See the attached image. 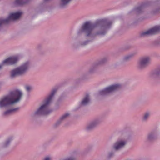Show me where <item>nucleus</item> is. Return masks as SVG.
Returning <instances> with one entry per match:
<instances>
[{"label": "nucleus", "mask_w": 160, "mask_h": 160, "mask_svg": "<svg viewBox=\"0 0 160 160\" xmlns=\"http://www.w3.org/2000/svg\"><path fill=\"white\" fill-rule=\"evenodd\" d=\"M22 92L16 90L10 94L2 98L0 100V107H6L16 103L19 101L22 96Z\"/></svg>", "instance_id": "1"}, {"label": "nucleus", "mask_w": 160, "mask_h": 160, "mask_svg": "<svg viewBox=\"0 0 160 160\" xmlns=\"http://www.w3.org/2000/svg\"><path fill=\"white\" fill-rule=\"evenodd\" d=\"M56 91V89L53 90L51 94L44 100L43 104L35 112L36 114L46 115L48 114L51 112V110L49 109L48 106Z\"/></svg>", "instance_id": "2"}, {"label": "nucleus", "mask_w": 160, "mask_h": 160, "mask_svg": "<svg viewBox=\"0 0 160 160\" xmlns=\"http://www.w3.org/2000/svg\"><path fill=\"white\" fill-rule=\"evenodd\" d=\"M29 67L28 62L24 63L21 66L12 70L11 72V77L13 78L23 74L26 72Z\"/></svg>", "instance_id": "3"}, {"label": "nucleus", "mask_w": 160, "mask_h": 160, "mask_svg": "<svg viewBox=\"0 0 160 160\" xmlns=\"http://www.w3.org/2000/svg\"><path fill=\"white\" fill-rule=\"evenodd\" d=\"M22 13L21 12H18L16 13H10L8 18L6 19H0V26L3 23L9 22L10 20H15L19 18Z\"/></svg>", "instance_id": "4"}, {"label": "nucleus", "mask_w": 160, "mask_h": 160, "mask_svg": "<svg viewBox=\"0 0 160 160\" xmlns=\"http://www.w3.org/2000/svg\"><path fill=\"white\" fill-rule=\"evenodd\" d=\"M94 27V25L90 22L85 23L81 28L80 32H85L87 34V36H89Z\"/></svg>", "instance_id": "5"}, {"label": "nucleus", "mask_w": 160, "mask_h": 160, "mask_svg": "<svg viewBox=\"0 0 160 160\" xmlns=\"http://www.w3.org/2000/svg\"><path fill=\"white\" fill-rule=\"evenodd\" d=\"M121 87L120 85L116 84L112 85L100 91L99 93L101 95H105L119 89Z\"/></svg>", "instance_id": "6"}, {"label": "nucleus", "mask_w": 160, "mask_h": 160, "mask_svg": "<svg viewBox=\"0 0 160 160\" xmlns=\"http://www.w3.org/2000/svg\"><path fill=\"white\" fill-rule=\"evenodd\" d=\"M18 58L17 56L11 57L4 60L2 63L0 65V69H1L4 64L11 65L16 63L18 60Z\"/></svg>", "instance_id": "7"}, {"label": "nucleus", "mask_w": 160, "mask_h": 160, "mask_svg": "<svg viewBox=\"0 0 160 160\" xmlns=\"http://www.w3.org/2000/svg\"><path fill=\"white\" fill-rule=\"evenodd\" d=\"M160 31V26H156L146 32H142L141 35L145 36L156 34Z\"/></svg>", "instance_id": "8"}, {"label": "nucleus", "mask_w": 160, "mask_h": 160, "mask_svg": "<svg viewBox=\"0 0 160 160\" xmlns=\"http://www.w3.org/2000/svg\"><path fill=\"white\" fill-rule=\"evenodd\" d=\"M150 58L148 57L142 58L139 62V67L142 68L146 66L150 62Z\"/></svg>", "instance_id": "9"}, {"label": "nucleus", "mask_w": 160, "mask_h": 160, "mask_svg": "<svg viewBox=\"0 0 160 160\" xmlns=\"http://www.w3.org/2000/svg\"><path fill=\"white\" fill-rule=\"evenodd\" d=\"M126 142L123 141H119L116 142L114 146L115 150H118L123 147L126 144Z\"/></svg>", "instance_id": "10"}, {"label": "nucleus", "mask_w": 160, "mask_h": 160, "mask_svg": "<svg viewBox=\"0 0 160 160\" xmlns=\"http://www.w3.org/2000/svg\"><path fill=\"white\" fill-rule=\"evenodd\" d=\"M90 101L89 96L87 94L81 102V104L82 105H86Z\"/></svg>", "instance_id": "11"}, {"label": "nucleus", "mask_w": 160, "mask_h": 160, "mask_svg": "<svg viewBox=\"0 0 160 160\" xmlns=\"http://www.w3.org/2000/svg\"><path fill=\"white\" fill-rule=\"evenodd\" d=\"M18 109V108H15L14 109L8 110L7 111L4 112L3 113V115L4 116H8L12 114L13 112H15Z\"/></svg>", "instance_id": "12"}, {"label": "nucleus", "mask_w": 160, "mask_h": 160, "mask_svg": "<svg viewBox=\"0 0 160 160\" xmlns=\"http://www.w3.org/2000/svg\"><path fill=\"white\" fill-rule=\"evenodd\" d=\"M98 23L102 24L106 27L111 24V22H107L106 19L99 20L98 21Z\"/></svg>", "instance_id": "13"}, {"label": "nucleus", "mask_w": 160, "mask_h": 160, "mask_svg": "<svg viewBox=\"0 0 160 160\" xmlns=\"http://www.w3.org/2000/svg\"><path fill=\"white\" fill-rule=\"evenodd\" d=\"M96 122H93L91 123L87 128L88 130L94 127L96 125Z\"/></svg>", "instance_id": "14"}, {"label": "nucleus", "mask_w": 160, "mask_h": 160, "mask_svg": "<svg viewBox=\"0 0 160 160\" xmlns=\"http://www.w3.org/2000/svg\"><path fill=\"white\" fill-rule=\"evenodd\" d=\"M71 0H61L62 2V6H63L69 3Z\"/></svg>", "instance_id": "15"}, {"label": "nucleus", "mask_w": 160, "mask_h": 160, "mask_svg": "<svg viewBox=\"0 0 160 160\" xmlns=\"http://www.w3.org/2000/svg\"><path fill=\"white\" fill-rule=\"evenodd\" d=\"M16 3L18 5H21L24 3L23 2V0H16Z\"/></svg>", "instance_id": "16"}, {"label": "nucleus", "mask_w": 160, "mask_h": 160, "mask_svg": "<svg viewBox=\"0 0 160 160\" xmlns=\"http://www.w3.org/2000/svg\"><path fill=\"white\" fill-rule=\"evenodd\" d=\"M69 114L68 113H66L63 115L60 118V120H62L65 118H66L67 117H68L69 115Z\"/></svg>", "instance_id": "17"}, {"label": "nucleus", "mask_w": 160, "mask_h": 160, "mask_svg": "<svg viewBox=\"0 0 160 160\" xmlns=\"http://www.w3.org/2000/svg\"><path fill=\"white\" fill-rule=\"evenodd\" d=\"M149 114L148 113H146L143 117V119L144 120H146L149 116Z\"/></svg>", "instance_id": "18"}, {"label": "nucleus", "mask_w": 160, "mask_h": 160, "mask_svg": "<svg viewBox=\"0 0 160 160\" xmlns=\"http://www.w3.org/2000/svg\"><path fill=\"white\" fill-rule=\"evenodd\" d=\"M26 89L27 91H29L32 89V88L29 86H27Z\"/></svg>", "instance_id": "19"}, {"label": "nucleus", "mask_w": 160, "mask_h": 160, "mask_svg": "<svg viewBox=\"0 0 160 160\" xmlns=\"http://www.w3.org/2000/svg\"><path fill=\"white\" fill-rule=\"evenodd\" d=\"M153 135L152 134H151L149 135L148 138L149 139H151L153 137Z\"/></svg>", "instance_id": "20"}, {"label": "nucleus", "mask_w": 160, "mask_h": 160, "mask_svg": "<svg viewBox=\"0 0 160 160\" xmlns=\"http://www.w3.org/2000/svg\"><path fill=\"white\" fill-rule=\"evenodd\" d=\"M51 160V158L49 157H46L44 159V160Z\"/></svg>", "instance_id": "21"}, {"label": "nucleus", "mask_w": 160, "mask_h": 160, "mask_svg": "<svg viewBox=\"0 0 160 160\" xmlns=\"http://www.w3.org/2000/svg\"><path fill=\"white\" fill-rule=\"evenodd\" d=\"M75 158H70L68 159H67L65 160H75Z\"/></svg>", "instance_id": "22"}, {"label": "nucleus", "mask_w": 160, "mask_h": 160, "mask_svg": "<svg viewBox=\"0 0 160 160\" xmlns=\"http://www.w3.org/2000/svg\"><path fill=\"white\" fill-rule=\"evenodd\" d=\"M10 141H7V142H5V146H6L9 142Z\"/></svg>", "instance_id": "23"}, {"label": "nucleus", "mask_w": 160, "mask_h": 160, "mask_svg": "<svg viewBox=\"0 0 160 160\" xmlns=\"http://www.w3.org/2000/svg\"><path fill=\"white\" fill-rule=\"evenodd\" d=\"M141 7H139L137 8V11H139L141 9Z\"/></svg>", "instance_id": "24"}, {"label": "nucleus", "mask_w": 160, "mask_h": 160, "mask_svg": "<svg viewBox=\"0 0 160 160\" xmlns=\"http://www.w3.org/2000/svg\"><path fill=\"white\" fill-rule=\"evenodd\" d=\"M99 34H103V33H99Z\"/></svg>", "instance_id": "25"}]
</instances>
